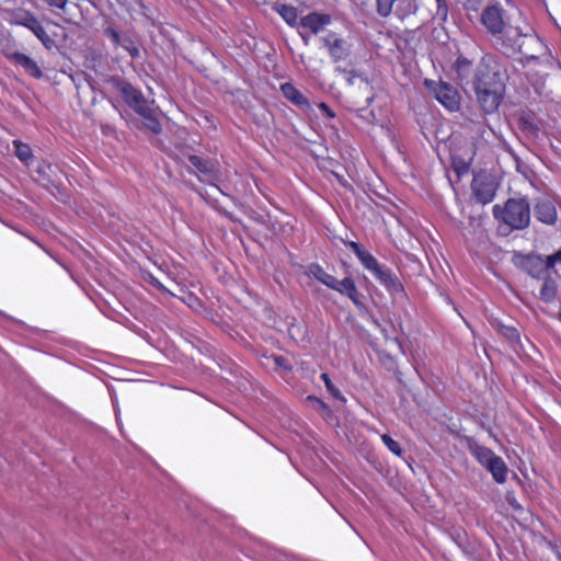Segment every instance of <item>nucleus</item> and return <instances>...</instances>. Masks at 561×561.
Segmentation results:
<instances>
[{
  "label": "nucleus",
  "instance_id": "obj_16",
  "mask_svg": "<svg viewBox=\"0 0 561 561\" xmlns=\"http://www.w3.org/2000/svg\"><path fill=\"white\" fill-rule=\"evenodd\" d=\"M331 22L332 18L328 13L310 12L300 19V26L318 34Z\"/></svg>",
  "mask_w": 561,
  "mask_h": 561
},
{
  "label": "nucleus",
  "instance_id": "obj_26",
  "mask_svg": "<svg viewBox=\"0 0 561 561\" xmlns=\"http://www.w3.org/2000/svg\"><path fill=\"white\" fill-rule=\"evenodd\" d=\"M381 440L385 444V446L396 456H402V448L400 444L394 440L390 435L382 434Z\"/></svg>",
  "mask_w": 561,
  "mask_h": 561
},
{
  "label": "nucleus",
  "instance_id": "obj_13",
  "mask_svg": "<svg viewBox=\"0 0 561 561\" xmlns=\"http://www.w3.org/2000/svg\"><path fill=\"white\" fill-rule=\"evenodd\" d=\"M471 188L476 199L485 205L494 199L497 187L489 176H476L472 180Z\"/></svg>",
  "mask_w": 561,
  "mask_h": 561
},
{
  "label": "nucleus",
  "instance_id": "obj_23",
  "mask_svg": "<svg viewBox=\"0 0 561 561\" xmlns=\"http://www.w3.org/2000/svg\"><path fill=\"white\" fill-rule=\"evenodd\" d=\"M274 10L283 18V20L290 26L296 25L298 19V11L294 5L286 3H276Z\"/></svg>",
  "mask_w": 561,
  "mask_h": 561
},
{
  "label": "nucleus",
  "instance_id": "obj_38",
  "mask_svg": "<svg viewBox=\"0 0 561 561\" xmlns=\"http://www.w3.org/2000/svg\"><path fill=\"white\" fill-rule=\"evenodd\" d=\"M454 168H455V171L458 174H460V173L467 171L469 167H468V164L463 163L461 167L454 165Z\"/></svg>",
  "mask_w": 561,
  "mask_h": 561
},
{
  "label": "nucleus",
  "instance_id": "obj_20",
  "mask_svg": "<svg viewBox=\"0 0 561 561\" xmlns=\"http://www.w3.org/2000/svg\"><path fill=\"white\" fill-rule=\"evenodd\" d=\"M188 161L204 176L216 179L218 176V168L210 159H204L196 154H190Z\"/></svg>",
  "mask_w": 561,
  "mask_h": 561
},
{
  "label": "nucleus",
  "instance_id": "obj_2",
  "mask_svg": "<svg viewBox=\"0 0 561 561\" xmlns=\"http://www.w3.org/2000/svg\"><path fill=\"white\" fill-rule=\"evenodd\" d=\"M343 244L352 250L363 267L367 270L390 294L404 293V286L399 277L387 266L380 264L378 260L362 244L355 241H345Z\"/></svg>",
  "mask_w": 561,
  "mask_h": 561
},
{
  "label": "nucleus",
  "instance_id": "obj_14",
  "mask_svg": "<svg viewBox=\"0 0 561 561\" xmlns=\"http://www.w3.org/2000/svg\"><path fill=\"white\" fill-rule=\"evenodd\" d=\"M535 217L538 221L552 226L557 222L558 211L556 204L550 198H540L535 205Z\"/></svg>",
  "mask_w": 561,
  "mask_h": 561
},
{
  "label": "nucleus",
  "instance_id": "obj_17",
  "mask_svg": "<svg viewBox=\"0 0 561 561\" xmlns=\"http://www.w3.org/2000/svg\"><path fill=\"white\" fill-rule=\"evenodd\" d=\"M279 90L283 96L295 106L306 111L310 108L309 100L291 82L282 83Z\"/></svg>",
  "mask_w": 561,
  "mask_h": 561
},
{
  "label": "nucleus",
  "instance_id": "obj_12",
  "mask_svg": "<svg viewBox=\"0 0 561 561\" xmlns=\"http://www.w3.org/2000/svg\"><path fill=\"white\" fill-rule=\"evenodd\" d=\"M520 267L533 278H545L548 271L554 268L548 264V255L526 254L522 256Z\"/></svg>",
  "mask_w": 561,
  "mask_h": 561
},
{
  "label": "nucleus",
  "instance_id": "obj_37",
  "mask_svg": "<svg viewBox=\"0 0 561 561\" xmlns=\"http://www.w3.org/2000/svg\"><path fill=\"white\" fill-rule=\"evenodd\" d=\"M480 4V0H467V7L468 9H477V7Z\"/></svg>",
  "mask_w": 561,
  "mask_h": 561
},
{
  "label": "nucleus",
  "instance_id": "obj_34",
  "mask_svg": "<svg viewBox=\"0 0 561 561\" xmlns=\"http://www.w3.org/2000/svg\"><path fill=\"white\" fill-rule=\"evenodd\" d=\"M48 7L65 10L68 0H43Z\"/></svg>",
  "mask_w": 561,
  "mask_h": 561
},
{
  "label": "nucleus",
  "instance_id": "obj_24",
  "mask_svg": "<svg viewBox=\"0 0 561 561\" xmlns=\"http://www.w3.org/2000/svg\"><path fill=\"white\" fill-rule=\"evenodd\" d=\"M138 114L145 118L146 127L153 134H160L162 131V126L149 104L144 113Z\"/></svg>",
  "mask_w": 561,
  "mask_h": 561
},
{
  "label": "nucleus",
  "instance_id": "obj_22",
  "mask_svg": "<svg viewBox=\"0 0 561 561\" xmlns=\"http://www.w3.org/2000/svg\"><path fill=\"white\" fill-rule=\"evenodd\" d=\"M557 295V282L550 276L545 277L541 288L539 290V298L546 304H551L556 300Z\"/></svg>",
  "mask_w": 561,
  "mask_h": 561
},
{
  "label": "nucleus",
  "instance_id": "obj_28",
  "mask_svg": "<svg viewBox=\"0 0 561 561\" xmlns=\"http://www.w3.org/2000/svg\"><path fill=\"white\" fill-rule=\"evenodd\" d=\"M500 331L508 341H511V342L519 341V332L516 328L502 325Z\"/></svg>",
  "mask_w": 561,
  "mask_h": 561
},
{
  "label": "nucleus",
  "instance_id": "obj_6",
  "mask_svg": "<svg viewBox=\"0 0 561 561\" xmlns=\"http://www.w3.org/2000/svg\"><path fill=\"white\" fill-rule=\"evenodd\" d=\"M505 11L500 4L486 5L481 14L480 22L485 31L503 44L506 32L511 25H507L504 19Z\"/></svg>",
  "mask_w": 561,
  "mask_h": 561
},
{
  "label": "nucleus",
  "instance_id": "obj_5",
  "mask_svg": "<svg viewBox=\"0 0 561 561\" xmlns=\"http://www.w3.org/2000/svg\"><path fill=\"white\" fill-rule=\"evenodd\" d=\"M311 273L316 279L327 287L346 296L356 307H363L360 294L358 293L353 278L345 277L342 280H339L333 275L325 272L319 264H313L311 266Z\"/></svg>",
  "mask_w": 561,
  "mask_h": 561
},
{
  "label": "nucleus",
  "instance_id": "obj_4",
  "mask_svg": "<svg viewBox=\"0 0 561 561\" xmlns=\"http://www.w3.org/2000/svg\"><path fill=\"white\" fill-rule=\"evenodd\" d=\"M494 218L510 231L524 230L530 224V204L526 197L508 198L504 205H494Z\"/></svg>",
  "mask_w": 561,
  "mask_h": 561
},
{
  "label": "nucleus",
  "instance_id": "obj_25",
  "mask_svg": "<svg viewBox=\"0 0 561 561\" xmlns=\"http://www.w3.org/2000/svg\"><path fill=\"white\" fill-rule=\"evenodd\" d=\"M15 156L22 161V162H28V160L32 159V150L28 145L23 144L21 140H14L13 141Z\"/></svg>",
  "mask_w": 561,
  "mask_h": 561
},
{
  "label": "nucleus",
  "instance_id": "obj_27",
  "mask_svg": "<svg viewBox=\"0 0 561 561\" xmlns=\"http://www.w3.org/2000/svg\"><path fill=\"white\" fill-rule=\"evenodd\" d=\"M320 378L321 380L324 382L325 385V388L334 397V398H340L341 396V392L340 390L334 386V383L332 382L329 374L327 373H322L320 375Z\"/></svg>",
  "mask_w": 561,
  "mask_h": 561
},
{
  "label": "nucleus",
  "instance_id": "obj_7",
  "mask_svg": "<svg viewBox=\"0 0 561 561\" xmlns=\"http://www.w3.org/2000/svg\"><path fill=\"white\" fill-rule=\"evenodd\" d=\"M424 85L427 91L449 112H457L460 108V94L450 83L425 79Z\"/></svg>",
  "mask_w": 561,
  "mask_h": 561
},
{
  "label": "nucleus",
  "instance_id": "obj_39",
  "mask_svg": "<svg viewBox=\"0 0 561 561\" xmlns=\"http://www.w3.org/2000/svg\"><path fill=\"white\" fill-rule=\"evenodd\" d=\"M335 71H337V72H342V73H345V72H346V70H345V69H343V68H341L340 66H337V67L335 68Z\"/></svg>",
  "mask_w": 561,
  "mask_h": 561
},
{
  "label": "nucleus",
  "instance_id": "obj_10",
  "mask_svg": "<svg viewBox=\"0 0 561 561\" xmlns=\"http://www.w3.org/2000/svg\"><path fill=\"white\" fill-rule=\"evenodd\" d=\"M416 10L415 0H376V11L382 18H388L393 11L400 20H404Z\"/></svg>",
  "mask_w": 561,
  "mask_h": 561
},
{
  "label": "nucleus",
  "instance_id": "obj_21",
  "mask_svg": "<svg viewBox=\"0 0 561 561\" xmlns=\"http://www.w3.org/2000/svg\"><path fill=\"white\" fill-rule=\"evenodd\" d=\"M485 469L492 474V478L496 483L503 484L507 479V466L504 460L496 456L491 460Z\"/></svg>",
  "mask_w": 561,
  "mask_h": 561
},
{
  "label": "nucleus",
  "instance_id": "obj_31",
  "mask_svg": "<svg viewBox=\"0 0 561 561\" xmlns=\"http://www.w3.org/2000/svg\"><path fill=\"white\" fill-rule=\"evenodd\" d=\"M105 35L111 39L114 46H122L124 43V38L119 35V33L113 27H106L104 30Z\"/></svg>",
  "mask_w": 561,
  "mask_h": 561
},
{
  "label": "nucleus",
  "instance_id": "obj_36",
  "mask_svg": "<svg viewBox=\"0 0 561 561\" xmlns=\"http://www.w3.org/2000/svg\"><path fill=\"white\" fill-rule=\"evenodd\" d=\"M149 282L156 288H158L160 290H164L163 285L156 277H153L152 275H150Z\"/></svg>",
  "mask_w": 561,
  "mask_h": 561
},
{
  "label": "nucleus",
  "instance_id": "obj_15",
  "mask_svg": "<svg viewBox=\"0 0 561 561\" xmlns=\"http://www.w3.org/2000/svg\"><path fill=\"white\" fill-rule=\"evenodd\" d=\"M453 69L456 72L457 81L461 84H472L476 69L473 67L472 60L468 59L467 57L460 55L457 57L453 65Z\"/></svg>",
  "mask_w": 561,
  "mask_h": 561
},
{
  "label": "nucleus",
  "instance_id": "obj_9",
  "mask_svg": "<svg viewBox=\"0 0 561 561\" xmlns=\"http://www.w3.org/2000/svg\"><path fill=\"white\" fill-rule=\"evenodd\" d=\"M324 47L333 62L348 61L351 65L352 44L335 32H329L322 37Z\"/></svg>",
  "mask_w": 561,
  "mask_h": 561
},
{
  "label": "nucleus",
  "instance_id": "obj_1",
  "mask_svg": "<svg viewBox=\"0 0 561 561\" xmlns=\"http://www.w3.org/2000/svg\"><path fill=\"white\" fill-rule=\"evenodd\" d=\"M491 61V57L481 59L472 81L477 101L485 114L495 113L506 93L505 76L496 70Z\"/></svg>",
  "mask_w": 561,
  "mask_h": 561
},
{
  "label": "nucleus",
  "instance_id": "obj_32",
  "mask_svg": "<svg viewBox=\"0 0 561 561\" xmlns=\"http://www.w3.org/2000/svg\"><path fill=\"white\" fill-rule=\"evenodd\" d=\"M105 35L111 39L114 46H122L124 43V38L119 35V33L113 27H106L104 30Z\"/></svg>",
  "mask_w": 561,
  "mask_h": 561
},
{
  "label": "nucleus",
  "instance_id": "obj_35",
  "mask_svg": "<svg viewBox=\"0 0 561 561\" xmlns=\"http://www.w3.org/2000/svg\"><path fill=\"white\" fill-rule=\"evenodd\" d=\"M548 264L553 267L561 264V248L553 254L548 255Z\"/></svg>",
  "mask_w": 561,
  "mask_h": 561
},
{
  "label": "nucleus",
  "instance_id": "obj_18",
  "mask_svg": "<svg viewBox=\"0 0 561 561\" xmlns=\"http://www.w3.org/2000/svg\"><path fill=\"white\" fill-rule=\"evenodd\" d=\"M11 61L21 66L31 77L39 79L43 72L35 60L23 53H13L8 56Z\"/></svg>",
  "mask_w": 561,
  "mask_h": 561
},
{
  "label": "nucleus",
  "instance_id": "obj_11",
  "mask_svg": "<svg viewBox=\"0 0 561 561\" xmlns=\"http://www.w3.org/2000/svg\"><path fill=\"white\" fill-rule=\"evenodd\" d=\"M16 24L28 28L43 44L46 49L55 46V41L47 34L38 19L30 11H23L16 18Z\"/></svg>",
  "mask_w": 561,
  "mask_h": 561
},
{
  "label": "nucleus",
  "instance_id": "obj_29",
  "mask_svg": "<svg viewBox=\"0 0 561 561\" xmlns=\"http://www.w3.org/2000/svg\"><path fill=\"white\" fill-rule=\"evenodd\" d=\"M122 47L129 54L131 58H138L140 55L139 48L135 45V43L130 38H124V43Z\"/></svg>",
  "mask_w": 561,
  "mask_h": 561
},
{
  "label": "nucleus",
  "instance_id": "obj_19",
  "mask_svg": "<svg viewBox=\"0 0 561 561\" xmlns=\"http://www.w3.org/2000/svg\"><path fill=\"white\" fill-rule=\"evenodd\" d=\"M468 450L476 458V460L484 468L491 460H493V458L497 456L489 447L478 444L474 440V438L468 439Z\"/></svg>",
  "mask_w": 561,
  "mask_h": 561
},
{
  "label": "nucleus",
  "instance_id": "obj_8",
  "mask_svg": "<svg viewBox=\"0 0 561 561\" xmlns=\"http://www.w3.org/2000/svg\"><path fill=\"white\" fill-rule=\"evenodd\" d=\"M113 88L119 93L124 102L136 113H144L149 104L142 92L130 82L119 77L111 79Z\"/></svg>",
  "mask_w": 561,
  "mask_h": 561
},
{
  "label": "nucleus",
  "instance_id": "obj_40",
  "mask_svg": "<svg viewBox=\"0 0 561 561\" xmlns=\"http://www.w3.org/2000/svg\"><path fill=\"white\" fill-rule=\"evenodd\" d=\"M275 362H276V364H278V365H279V364H280V362H283V357H276V358H275Z\"/></svg>",
  "mask_w": 561,
  "mask_h": 561
},
{
  "label": "nucleus",
  "instance_id": "obj_30",
  "mask_svg": "<svg viewBox=\"0 0 561 561\" xmlns=\"http://www.w3.org/2000/svg\"><path fill=\"white\" fill-rule=\"evenodd\" d=\"M105 35L111 39L114 46H122L124 43V38L119 35V33L113 27H106L104 30Z\"/></svg>",
  "mask_w": 561,
  "mask_h": 561
},
{
  "label": "nucleus",
  "instance_id": "obj_3",
  "mask_svg": "<svg viewBox=\"0 0 561 561\" xmlns=\"http://www.w3.org/2000/svg\"><path fill=\"white\" fill-rule=\"evenodd\" d=\"M503 50L510 55H520L525 60H534L546 50V45L534 32H522L517 26H510L502 44Z\"/></svg>",
  "mask_w": 561,
  "mask_h": 561
},
{
  "label": "nucleus",
  "instance_id": "obj_33",
  "mask_svg": "<svg viewBox=\"0 0 561 561\" xmlns=\"http://www.w3.org/2000/svg\"><path fill=\"white\" fill-rule=\"evenodd\" d=\"M318 108L322 112V114L327 118L333 119L335 117V113L332 111V108L325 102H320L318 104Z\"/></svg>",
  "mask_w": 561,
  "mask_h": 561
}]
</instances>
